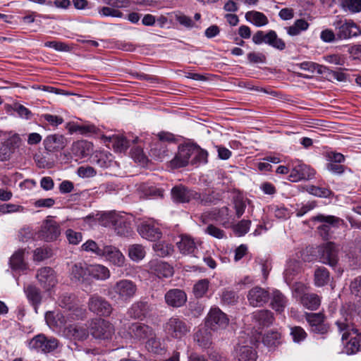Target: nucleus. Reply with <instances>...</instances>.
<instances>
[{
    "mask_svg": "<svg viewBox=\"0 0 361 361\" xmlns=\"http://www.w3.org/2000/svg\"><path fill=\"white\" fill-rule=\"evenodd\" d=\"M99 219L104 226L112 228L118 235H126L130 233V223L123 216L114 212L102 214Z\"/></svg>",
    "mask_w": 361,
    "mask_h": 361,
    "instance_id": "nucleus-4",
    "label": "nucleus"
},
{
    "mask_svg": "<svg viewBox=\"0 0 361 361\" xmlns=\"http://www.w3.org/2000/svg\"><path fill=\"white\" fill-rule=\"evenodd\" d=\"M51 250L47 247H38L34 250L33 259L41 262L51 256Z\"/></svg>",
    "mask_w": 361,
    "mask_h": 361,
    "instance_id": "nucleus-62",
    "label": "nucleus"
},
{
    "mask_svg": "<svg viewBox=\"0 0 361 361\" xmlns=\"http://www.w3.org/2000/svg\"><path fill=\"white\" fill-rule=\"evenodd\" d=\"M36 279L40 286L47 292L51 291L58 283L56 272L49 267L37 271Z\"/></svg>",
    "mask_w": 361,
    "mask_h": 361,
    "instance_id": "nucleus-14",
    "label": "nucleus"
},
{
    "mask_svg": "<svg viewBox=\"0 0 361 361\" xmlns=\"http://www.w3.org/2000/svg\"><path fill=\"white\" fill-rule=\"evenodd\" d=\"M290 167L288 180L291 182L311 180L316 174V171L312 167L298 159L291 161Z\"/></svg>",
    "mask_w": 361,
    "mask_h": 361,
    "instance_id": "nucleus-8",
    "label": "nucleus"
},
{
    "mask_svg": "<svg viewBox=\"0 0 361 361\" xmlns=\"http://www.w3.org/2000/svg\"><path fill=\"white\" fill-rule=\"evenodd\" d=\"M266 44L269 46L279 49L283 50L286 48V43L281 39L279 38L274 30H270L267 32Z\"/></svg>",
    "mask_w": 361,
    "mask_h": 361,
    "instance_id": "nucleus-44",
    "label": "nucleus"
},
{
    "mask_svg": "<svg viewBox=\"0 0 361 361\" xmlns=\"http://www.w3.org/2000/svg\"><path fill=\"white\" fill-rule=\"evenodd\" d=\"M145 254V250L142 245L134 244L128 247V256L133 261L139 262L142 260Z\"/></svg>",
    "mask_w": 361,
    "mask_h": 361,
    "instance_id": "nucleus-46",
    "label": "nucleus"
},
{
    "mask_svg": "<svg viewBox=\"0 0 361 361\" xmlns=\"http://www.w3.org/2000/svg\"><path fill=\"white\" fill-rule=\"evenodd\" d=\"M309 26L310 24L307 21L301 18L296 20L292 25L286 27V30L290 36H297L302 32L306 31Z\"/></svg>",
    "mask_w": 361,
    "mask_h": 361,
    "instance_id": "nucleus-43",
    "label": "nucleus"
},
{
    "mask_svg": "<svg viewBox=\"0 0 361 361\" xmlns=\"http://www.w3.org/2000/svg\"><path fill=\"white\" fill-rule=\"evenodd\" d=\"M149 156L155 161H162L169 156V150L166 143L160 141H155L151 144Z\"/></svg>",
    "mask_w": 361,
    "mask_h": 361,
    "instance_id": "nucleus-30",
    "label": "nucleus"
},
{
    "mask_svg": "<svg viewBox=\"0 0 361 361\" xmlns=\"http://www.w3.org/2000/svg\"><path fill=\"white\" fill-rule=\"evenodd\" d=\"M60 234V226L53 219L45 220L39 231V237L47 242L56 240Z\"/></svg>",
    "mask_w": 361,
    "mask_h": 361,
    "instance_id": "nucleus-21",
    "label": "nucleus"
},
{
    "mask_svg": "<svg viewBox=\"0 0 361 361\" xmlns=\"http://www.w3.org/2000/svg\"><path fill=\"white\" fill-rule=\"evenodd\" d=\"M307 191L314 196L319 197H329L331 195V191L327 188L310 185L307 188Z\"/></svg>",
    "mask_w": 361,
    "mask_h": 361,
    "instance_id": "nucleus-56",
    "label": "nucleus"
},
{
    "mask_svg": "<svg viewBox=\"0 0 361 361\" xmlns=\"http://www.w3.org/2000/svg\"><path fill=\"white\" fill-rule=\"evenodd\" d=\"M209 281L207 279L199 280L193 286V293L197 298L204 297L208 291Z\"/></svg>",
    "mask_w": 361,
    "mask_h": 361,
    "instance_id": "nucleus-48",
    "label": "nucleus"
},
{
    "mask_svg": "<svg viewBox=\"0 0 361 361\" xmlns=\"http://www.w3.org/2000/svg\"><path fill=\"white\" fill-rule=\"evenodd\" d=\"M338 331L342 332L344 350L348 355L355 354L361 349V334L354 324L345 318L336 322Z\"/></svg>",
    "mask_w": 361,
    "mask_h": 361,
    "instance_id": "nucleus-1",
    "label": "nucleus"
},
{
    "mask_svg": "<svg viewBox=\"0 0 361 361\" xmlns=\"http://www.w3.org/2000/svg\"><path fill=\"white\" fill-rule=\"evenodd\" d=\"M81 250L87 252H91L97 256L101 257L102 248H100L97 243L93 240H87L81 246Z\"/></svg>",
    "mask_w": 361,
    "mask_h": 361,
    "instance_id": "nucleus-54",
    "label": "nucleus"
},
{
    "mask_svg": "<svg viewBox=\"0 0 361 361\" xmlns=\"http://www.w3.org/2000/svg\"><path fill=\"white\" fill-rule=\"evenodd\" d=\"M111 273L108 267L99 264H89V278L98 281H105L109 279Z\"/></svg>",
    "mask_w": 361,
    "mask_h": 361,
    "instance_id": "nucleus-32",
    "label": "nucleus"
},
{
    "mask_svg": "<svg viewBox=\"0 0 361 361\" xmlns=\"http://www.w3.org/2000/svg\"><path fill=\"white\" fill-rule=\"evenodd\" d=\"M74 317L72 313L63 314L61 312H48L45 314V321L47 325L54 331L64 335L65 329L72 323Z\"/></svg>",
    "mask_w": 361,
    "mask_h": 361,
    "instance_id": "nucleus-6",
    "label": "nucleus"
},
{
    "mask_svg": "<svg viewBox=\"0 0 361 361\" xmlns=\"http://www.w3.org/2000/svg\"><path fill=\"white\" fill-rule=\"evenodd\" d=\"M114 148L117 152H124L130 147V142L123 135H116L112 137Z\"/></svg>",
    "mask_w": 361,
    "mask_h": 361,
    "instance_id": "nucleus-51",
    "label": "nucleus"
},
{
    "mask_svg": "<svg viewBox=\"0 0 361 361\" xmlns=\"http://www.w3.org/2000/svg\"><path fill=\"white\" fill-rule=\"evenodd\" d=\"M306 319L309 323L311 331L320 334L326 333L329 326L324 322V316L322 313H308Z\"/></svg>",
    "mask_w": 361,
    "mask_h": 361,
    "instance_id": "nucleus-23",
    "label": "nucleus"
},
{
    "mask_svg": "<svg viewBox=\"0 0 361 361\" xmlns=\"http://www.w3.org/2000/svg\"><path fill=\"white\" fill-rule=\"evenodd\" d=\"M341 6L353 13L361 11V0H342Z\"/></svg>",
    "mask_w": 361,
    "mask_h": 361,
    "instance_id": "nucleus-57",
    "label": "nucleus"
},
{
    "mask_svg": "<svg viewBox=\"0 0 361 361\" xmlns=\"http://www.w3.org/2000/svg\"><path fill=\"white\" fill-rule=\"evenodd\" d=\"M245 18L247 21L253 24L256 27H262L269 23V19L267 16L259 11H250L245 13Z\"/></svg>",
    "mask_w": 361,
    "mask_h": 361,
    "instance_id": "nucleus-36",
    "label": "nucleus"
},
{
    "mask_svg": "<svg viewBox=\"0 0 361 361\" xmlns=\"http://www.w3.org/2000/svg\"><path fill=\"white\" fill-rule=\"evenodd\" d=\"M177 245L183 254L193 253L197 248L194 240L188 235H181L180 240L177 242Z\"/></svg>",
    "mask_w": 361,
    "mask_h": 361,
    "instance_id": "nucleus-41",
    "label": "nucleus"
},
{
    "mask_svg": "<svg viewBox=\"0 0 361 361\" xmlns=\"http://www.w3.org/2000/svg\"><path fill=\"white\" fill-rule=\"evenodd\" d=\"M72 152L77 157L82 158L88 156L92 151V144L85 140L73 142Z\"/></svg>",
    "mask_w": 361,
    "mask_h": 361,
    "instance_id": "nucleus-35",
    "label": "nucleus"
},
{
    "mask_svg": "<svg viewBox=\"0 0 361 361\" xmlns=\"http://www.w3.org/2000/svg\"><path fill=\"white\" fill-rule=\"evenodd\" d=\"M0 139L13 153L20 147L21 139L20 135L13 131H3L0 130Z\"/></svg>",
    "mask_w": 361,
    "mask_h": 361,
    "instance_id": "nucleus-29",
    "label": "nucleus"
},
{
    "mask_svg": "<svg viewBox=\"0 0 361 361\" xmlns=\"http://www.w3.org/2000/svg\"><path fill=\"white\" fill-rule=\"evenodd\" d=\"M131 336L137 340H144L154 335L152 327L139 322L133 323L129 327Z\"/></svg>",
    "mask_w": 361,
    "mask_h": 361,
    "instance_id": "nucleus-28",
    "label": "nucleus"
},
{
    "mask_svg": "<svg viewBox=\"0 0 361 361\" xmlns=\"http://www.w3.org/2000/svg\"><path fill=\"white\" fill-rule=\"evenodd\" d=\"M64 337L76 341H83L88 336L87 329L83 326L68 324V329H65Z\"/></svg>",
    "mask_w": 361,
    "mask_h": 361,
    "instance_id": "nucleus-31",
    "label": "nucleus"
},
{
    "mask_svg": "<svg viewBox=\"0 0 361 361\" xmlns=\"http://www.w3.org/2000/svg\"><path fill=\"white\" fill-rule=\"evenodd\" d=\"M101 257H104L111 264L117 267L125 265L126 257L121 250L113 245H104L102 248Z\"/></svg>",
    "mask_w": 361,
    "mask_h": 361,
    "instance_id": "nucleus-20",
    "label": "nucleus"
},
{
    "mask_svg": "<svg viewBox=\"0 0 361 361\" xmlns=\"http://www.w3.org/2000/svg\"><path fill=\"white\" fill-rule=\"evenodd\" d=\"M312 221H318L321 225L317 227V231L322 238L327 240L330 237L331 228H338L343 224V220L333 215L318 214L311 218Z\"/></svg>",
    "mask_w": 361,
    "mask_h": 361,
    "instance_id": "nucleus-9",
    "label": "nucleus"
},
{
    "mask_svg": "<svg viewBox=\"0 0 361 361\" xmlns=\"http://www.w3.org/2000/svg\"><path fill=\"white\" fill-rule=\"evenodd\" d=\"M25 250L20 249L16 251L10 258L11 268L14 271H25L27 269V264L24 259Z\"/></svg>",
    "mask_w": 361,
    "mask_h": 361,
    "instance_id": "nucleus-34",
    "label": "nucleus"
},
{
    "mask_svg": "<svg viewBox=\"0 0 361 361\" xmlns=\"http://www.w3.org/2000/svg\"><path fill=\"white\" fill-rule=\"evenodd\" d=\"M24 292L32 305L37 307L42 301V294L39 288L32 284L24 287Z\"/></svg>",
    "mask_w": 361,
    "mask_h": 361,
    "instance_id": "nucleus-37",
    "label": "nucleus"
},
{
    "mask_svg": "<svg viewBox=\"0 0 361 361\" xmlns=\"http://www.w3.org/2000/svg\"><path fill=\"white\" fill-rule=\"evenodd\" d=\"M208 152L195 145V149L192 152V164H207L208 162Z\"/></svg>",
    "mask_w": 361,
    "mask_h": 361,
    "instance_id": "nucleus-47",
    "label": "nucleus"
},
{
    "mask_svg": "<svg viewBox=\"0 0 361 361\" xmlns=\"http://www.w3.org/2000/svg\"><path fill=\"white\" fill-rule=\"evenodd\" d=\"M195 341L200 347L209 348L212 344L211 330H209L207 327L199 329L195 334Z\"/></svg>",
    "mask_w": 361,
    "mask_h": 361,
    "instance_id": "nucleus-38",
    "label": "nucleus"
},
{
    "mask_svg": "<svg viewBox=\"0 0 361 361\" xmlns=\"http://www.w3.org/2000/svg\"><path fill=\"white\" fill-rule=\"evenodd\" d=\"M252 319L262 326H270L274 320L273 313L268 310H259L252 313Z\"/></svg>",
    "mask_w": 361,
    "mask_h": 361,
    "instance_id": "nucleus-33",
    "label": "nucleus"
},
{
    "mask_svg": "<svg viewBox=\"0 0 361 361\" xmlns=\"http://www.w3.org/2000/svg\"><path fill=\"white\" fill-rule=\"evenodd\" d=\"M137 286L129 279H121L116 281L108 290V295L113 300L123 302H129L136 295Z\"/></svg>",
    "mask_w": 361,
    "mask_h": 361,
    "instance_id": "nucleus-3",
    "label": "nucleus"
},
{
    "mask_svg": "<svg viewBox=\"0 0 361 361\" xmlns=\"http://www.w3.org/2000/svg\"><path fill=\"white\" fill-rule=\"evenodd\" d=\"M288 299L279 290H275L273 293L272 299L271 302V307L278 312L284 311L288 304Z\"/></svg>",
    "mask_w": 361,
    "mask_h": 361,
    "instance_id": "nucleus-39",
    "label": "nucleus"
},
{
    "mask_svg": "<svg viewBox=\"0 0 361 361\" xmlns=\"http://www.w3.org/2000/svg\"><path fill=\"white\" fill-rule=\"evenodd\" d=\"M195 149V145L186 144L178 147V153L170 161L172 169H178L186 166L192 157V152Z\"/></svg>",
    "mask_w": 361,
    "mask_h": 361,
    "instance_id": "nucleus-17",
    "label": "nucleus"
},
{
    "mask_svg": "<svg viewBox=\"0 0 361 361\" xmlns=\"http://www.w3.org/2000/svg\"><path fill=\"white\" fill-rule=\"evenodd\" d=\"M250 224V221L243 219L234 226L233 231L238 236L244 235L248 232Z\"/></svg>",
    "mask_w": 361,
    "mask_h": 361,
    "instance_id": "nucleus-61",
    "label": "nucleus"
},
{
    "mask_svg": "<svg viewBox=\"0 0 361 361\" xmlns=\"http://www.w3.org/2000/svg\"><path fill=\"white\" fill-rule=\"evenodd\" d=\"M171 197L175 202L188 203L193 200H199L200 194L183 185H178L172 188Z\"/></svg>",
    "mask_w": 361,
    "mask_h": 361,
    "instance_id": "nucleus-18",
    "label": "nucleus"
},
{
    "mask_svg": "<svg viewBox=\"0 0 361 361\" xmlns=\"http://www.w3.org/2000/svg\"><path fill=\"white\" fill-rule=\"evenodd\" d=\"M87 305L90 311L101 317H109L113 311L110 302L97 294L90 297Z\"/></svg>",
    "mask_w": 361,
    "mask_h": 361,
    "instance_id": "nucleus-13",
    "label": "nucleus"
},
{
    "mask_svg": "<svg viewBox=\"0 0 361 361\" xmlns=\"http://www.w3.org/2000/svg\"><path fill=\"white\" fill-rule=\"evenodd\" d=\"M338 247L332 242L322 245L319 248L320 261L331 267H336L338 262Z\"/></svg>",
    "mask_w": 361,
    "mask_h": 361,
    "instance_id": "nucleus-12",
    "label": "nucleus"
},
{
    "mask_svg": "<svg viewBox=\"0 0 361 361\" xmlns=\"http://www.w3.org/2000/svg\"><path fill=\"white\" fill-rule=\"evenodd\" d=\"M247 298L250 305L261 307L268 302L269 293L267 290L255 286L249 290Z\"/></svg>",
    "mask_w": 361,
    "mask_h": 361,
    "instance_id": "nucleus-22",
    "label": "nucleus"
},
{
    "mask_svg": "<svg viewBox=\"0 0 361 361\" xmlns=\"http://www.w3.org/2000/svg\"><path fill=\"white\" fill-rule=\"evenodd\" d=\"M66 128L68 130L70 134L78 133L80 135L85 136H90L94 134H97L99 128L93 124H78L77 123H68Z\"/></svg>",
    "mask_w": 361,
    "mask_h": 361,
    "instance_id": "nucleus-27",
    "label": "nucleus"
},
{
    "mask_svg": "<svg viewBox=\"0 0 361 361\" xmlns=\"http://www.w3.org/2000/svg\"><path fill=\"white\" fill-rule=\"evenodd\" d=\"M330 280V273L325 267L317 268L314 274V285L322 287L328 284Z\"/></svg>",
    "mask_w": 361,
    "mask_h": 361,
    "instance_id": "nucleus-42",
    "label": "nucleus"
},
{
    "mask_svg": "<svg viewBox=\"0 0 361 361\" xmlns=\"http://www.w3.org/2000/svg\"><path fill=\"white\" fill-rule=\"evenodd\" d=\"M164 331L171 338L180 339L190 331V326L183 319L173 317L165 324Z\"/></svg>",
    "mask_w": 361,
    "mask_h": 361,
    "instance_id": "nucleus-10",
    "label": "nucleus"
},
{
    "mask_svg": "<svg viewBox=\"0 0 361 361\" xmlns=\"http://www.w3.org/2000/svg\"><path fill=\"white\" fill-rule=\"evenodd\" d=\"M324 59L329 63L338 66H343L345 63V57L338 54L326 55L324 56Z\"/></svg>",
    "mask_w": 361,
    "mask_h": 361,
    "instance_id": "nucleus-64",
    "label": "nucleus"
},
{
    "mask_svg": "<svg viewBox=\"0 0 361 361\" xmlns=\"http://www.w3.org/2000/svg\"><path fill=\"white\" fill-rule=\"evenodd\" d=\"M137 231L142 238L154 242L162 236V232L157 222L147 220L142 222L137 227Z\"/></svg>",
    "mask_w": 361,
    "mask_h": 361,
    "instance_id": "nucleus-15",
    "label": "nucleus"
},
{
    "mask_svg": "<svg viewBox=\"0 0 361 361\" xmlns=\"http://www.w3.org/2000/svg\"><path fill=\"white\" fill-rule=\"evenodd\" d=\"M66 237L70 244L78 245L82 240V234L71 228L66 231Z\"/></svg>",
    "mask_w": 361,
    "mask_h": 361,
    "instance_id": "nucleus-60",
    "label": "nucleus"
},
{
    "mask_svg": "<svg viewBox=\"0 0 361 361\" xmlns=\"http://www.w3.org/2000/svg\"><path fill=\"white\" fill-rule=\"evenodd\" d=\"M149 269L151 273L156 275L159 279H168L173 274V268L163 261H151L149 262Z\"/></svg>",
    "mask_w": 361,
    "mask_h": 361,
    "instance_id": "nucleus-24",
    "label": "nucleus"
},
{
    "mask_svg": "<svg viewBox=\"0 0 361 361\" xmlns=\"http://www.w3.org/2000/svg\"><path fill=\"white\" fill-rule=\"evenodd\" d=\"M59 345V341L54 337L48 338L44 334L35 336L30 342L32 348L48 353L55 350Z\"/></svg>",
    "mask_w": 361,
    "mask_h": 361,
    "instance_id": "nucleus-16",
    "label": "nucleus"
},
{
    "mask_svg": "<svg viewBox=\"0 0 361 361\" xmlns=\"http://www.w3.org/2000/svg\"><path fill=\"white\" fill-rule=\"evenodd\" d=\"M130 156L135 161L142 164H147L148 157L145 154L141 145H135L130 149Z\"/></svg>",
    "mask_w": 361,
    "mask_h": 361,
    "instance_id": "nucleus-49",
    "label": "nucleus"
},
{
    "mask_svg": "<svg viewBox=\"0 0 361 361\" xmlns=\"http://www.w3.org/2000/svg\"><path fill=\"white\" fill-rule=\"evenodd\" d=\"M90 331L93 338L101 341H111L115 334L114 324L104 319L92 320Z\"/></svg>",
    "mask_w": 361,
    "mask_h": 361,
    "instance_id": "nucleus-7",
    "label": "nucleus"
},
{
    "mask_svg": "<svg viewBox=\"0 0 361 361\" xmlns=\"http://www.w3.org/2000/svg\"><path fill=\"white\" fill-rule=\"evenodd\" d=\"M269 210L277 219H285L289 217V212L283 206L271 205Z\"/></svg>",
    "mask_w": 361,
    "mask_h": 361,
    "instance_id": "nucleus-58",
    "label": "nucleus"
},
{
    "mask_svg": "<svg viewBox=\"0 0 361 361\" xmlns=\"http://www.w3.org/2000/svg\"><path fill=\"white\" fill-rule=\"evenodd\" d=\"M229 323L227 315L219 307H212L205 319V327L210 330L216 331L225 329Z\"/></svg>",
    "mask_w": 361,
    "mask_h": 361,
    "instance_id": "nucleus-11",
    "label": "nucleus"
},
{
    "mask_svg": "<svg viewBox=\"0 0 361 361\" xmlns=\"http://www.w3.org/2000/svg\"><path fill=\"white\" fill-rule=\"evenodd\" d=\"M338 39H348L361 35L360 27L351 19L339 18L333 23Z\"/></svg>",
    "mask_w": 361,
    "mask_h": 361,
    "instance_id": "nucleus-5",
    "label": "nucleus"
},
{
    "mask_svg": "<svg viewBox=\"0 0 361 361\" xmlns=\"http://www.w3.org/2000/svg\"><path fill=\"white\" fill-rule=\"evenodd\" d=\"M309 287L301 282L293 286V295L305 309L317 310L321 305L322 297L314 293L308 292Z\"/></svg>",
    "mask_w": 361,
    "mask_h": 361,
    "instance_id": "nucleus-2",
    "label": "nucleus"
},
{
    "mask_svg": "<svg viewBox=\"0 0 361 361\" xmlns=\"http://www.w3.org/2000/svg\"><path fill=\"white\" fill-rule=\"evenodd\" d=\"M187 300L185 293L180 289H171L165 294V301L169 306L179 307L183 306Z\"/></svg>",
    "mask_w": 361,
    "mask_h": 361,
    "instance_id": "nucleus-25",
    "label": "nucleus"
},
{
    "mask_svg": "<svg viewBox=\"0 0 361 361\" xmlns=\"http://www.w3.org/2000/svg\"><path fill=\"white\" fill-rule=\"evenodd\" d=\"M71 277L72 280L81 283H88L89 264L83 262L74 264L71 269Z\"/></svg>",
    "mask_w": 361,
    "mask_h": 361,
    "instance_id": "nucleus-26",
    "label": "nucleus"
},
{
    "mask_svg": "<svg viewBox=\"0 0 361 361\" xmlns=\"http://www.w3.org/2000/svg\"><path fill=\"white\" fill-rule=\"evenodd\" d=\"M153 249L158 256L162 257L171 255L173 252L172 245L163 242L155 243Z\"/></svg>",
    "mask_w": 361,
    "mask_h": 361,
    "instance_id": "nucleus-53",
    "label": "nucleus"
},
{
    "mask_svg": "<svg viewBox=\"0 0 361 361\" xmlns=\"http://www.w3.org/2000/svg\"><path fill=\"white\" fill-rule=\"evenodd\" d=\"M145 303L142 302H135L128 310V314L134 319H140L145 314Z\"/></svg>",
    "mask_w": 361,
    "mask_h": 361,
    "instance_id": "nucleus-55",
    "label": "nucleus"
},
{
    "mask_svg": "<svg viewBox=\"0 0 361 361\" xmlns=\"http://www.w3.org/2000/svg\"><path fill=\"white\" fill-rule=\"evenodd\" d=\"M98 13L103 17H116L122 18L123 13L118 9L114 8L112 6H103L98 8Z\"/></svg>",
    "mask_w": 361,
    "mask_h": 361,
    "instance_id": "nucleus-59",
    "label": "nucleus"
},
{
    "mask_svg": "<svg viewBox=\"0 0 361 361\" xmlns=\"http://www.w3.org/2000/svg\"><path fill=\"white\" fill-rule=\"evenodd\" d=\"M75 296L73 294L63 293L58 299V303L62 308L71 310L74 307Z\"/></svg>",
    "mask_w": 361,
    "mask_h": 361,
    "instance_id": "nucleus-52",
    "label": "nucleus"
},
{
    "mask_svg": "<svg viewBox=\"0 0 361 361\" xmlns=\"http://www.w3.org/2000/svg\"><path fill=\"white\" fill-rule=\"evenodd\" d=\"M77 174L81 178H87L94 176L97 171L90 166H81L78 169Z\"/></svg>",
    "mask_w": 361,
    "mask_h": 361,
    "instance_id": "nucleus-63",
    "label": "nucleus"
},
{
    "mask_svg": "<svg viewBox=\"0 0 361 361\" xmlns=\"http://www.w3.org/2000/svg\"><path fill=\"white\" fill-rule=\"evenodd\" d=\"M44 149L49 153H56L63 150L66 145L67 140L64 135L54 133L47 135L43 140Z\"/></svg>",
    "mask_w": 361,
    "mask_h": 361,
    "instance_id": "nucleus-19",
    "label": "nucleus"
},
{
    "mask_svg": "<svg viewBox=\"0 0 361 361\" xmlns=\"http://www.w3.org/2000/svg\"><path fill=\"white\" fill-rule=\"evenodd\" d=\"M236 357L238 361H256V351L249 346H239L236 349Z\"/></svg>",
    "mask_w": 361,
    "mask_h": 361,
    "instance_id": "nucleus-40",
    "label": "nucleus"
},
{
    "mask_svg": "<svg viewBox=\"0 0 361 361\" xmlns=\"http://www.w3.org/2000/svg\"><path fill=\"white\" fill-rule=\"evenodd\" d=\"M92 161L102 168H106L110 165L111 159L105 152H96L92 157Z\"/></svg>",
    "mask_w": 361,
    "mask_h": 361,
    "instance_id": "nucleus-50",
    "label": "nucleus"
},
{
    "mask_svg": "<svg viewBox=\"0 0 361 361\" xmlns=\"http://www.w3.org/2000/svg\"><path fill=\"white\" fill-rule=\"evenodd\" d=\"M147 338L146 348L149 352L154 354H162L165 351L164 348L162 347L160 339L157 338L154 334Z\"/></svg>",
    "mask_w": 361,
    "mask_h": 361,
    "instance_id": "nucleus-45",
    "label": "nucleus"
}]
</instances>
